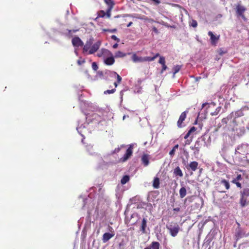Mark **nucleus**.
<instances>
[{
    "mask_svg": "<svg viewBox=\"0 0 249 249\" xmlns=\"http://www.w3.org/2000/svg\"><path fill=\"white\" fill-rule=\"evenodd\" d=\"M116 91V89H110V90H105L104 91V94H112V93H113L114 92H115V91Z\"/></svg>",
    "mask_w": 249,
    "mask_h": 249,
    "instance_id": "nucleus-33",
    "label": "nucleus"
},
{
    "mask_svg": "<svg viewBox=\"0 0 249 249\" xmlns=\"http://www.w3.org/2000/svg\"><path fill=\"white\" fill-rule=\"evenodd\" d=\"M92 68L95 71H96L98 70V66L96 62H93L92 63Z\"/></svg>",
    "mask_w": 249,
    "mask_h": 249,
    "instance_id": "nucleus-36",
    "label": "nucleus"
},
{
    "mask_svg": "<svg viewBox=\"0 0 249 249\" xmlns=\"http://www.w3.org/2000/svg\"><path fill=\"white\" fill-rule=\"evenodd\" d=\"M236 180H232L231 182L233 184H235L237 187L241 188H242V184L241 183L239 182V181H235Z\"/></svg>",
    "mask_w": 249,
    "mask_h": 249,
    "instance_id": "nucleus-34",
    "label": "nucleus"
},
{
    "mask_svg": "<svg viewBox=\"0 0 249 249\" xmlns=\"http://www.w3.org/2000/svg\"><path fill=\"white\" fill-rule=\"evenodd\" d=\"M190 25L193 27L196 28L197 26V22L196 20H192Z\"/></svg>",
    "mask_w": 249,
    "mask_h": 249,
    "instance_id": "nucleus-35",
    "label": "nucleus"
},
{
    "mask_svg": "<svg viewBox=\"0 0 249 249\" xmlns=\"http://www.w3.org/2000/svg\"><path fill=\"white\" fill-rule=\"evenodd\" d=\"M244 114L241 110H238L235 112H232L226 118H224L222 120V123L225 124L227 126H231L232 128L236 126L239 122L237 119L242 117Z\"/></svg>",
    "mask_w": 249,
    "mask_h": 249,
    "instance_id": "nucleus-1",
    "label": "nucleus"
},
{
    "mask_svg": "<svg viewBox=\"0 0 249 249\" xmlns=\"http://www.w3.org/2000/svg\"><path fill=\"white\" fill-rule=\"evenodd\" d=\"M72 44L74 47H81L83 46L84 43L81 39L78 36L74 37L71 40Z\"/></svg>",
    "mask_w": 249,
    "mask_h": 249,
    "instance_id": "nucleus-12",
    "label": "nucleus"
},
{
    "mask_svg": "<svg viewBox=\"0 0 249 249\" xmlns=\"http://www.w3.org/2000/svg\"><path fill=\"white\" fill-rule=\"evenodd\" d=\"M208 35L210 36L211 42L213 44H215V42L218 40L219 37L215 36L211 31L208 32Z\"/></svg>",
    "mask_w": 249,
    "mask_h": 249,
    "instance_id": "nucleus-19",
    "label": "nucleus"
},
{
    "mask_svg": "<svg viewBox=\"0 0 249 249\" xmlns=\"http://www.w3.org/2000/svg\"><path fill=\"white\" fill-rule=\"evenodd\" d=\"M160 59L159 63L162 65V69L160 71L161 73H162L164 71L167 70V67L165 64V57L162 56H159Z\"/></svg>",
    "mask_w": 249,
    "mask_h": 249,
    "instance_id": "nucleus-14",
    "label": "nucleus"
},
{
    "mask_svg": "<svg viewBox=\"0 0 249 249\" xmlns=\"http://www.w3.org/2000/svg\"><path fill=\"white\" fill-rule=\"evenodd\" d=\"M186 118V113L185 111L183 112L179 116V119L177 122L178 127H182V124Z\"/></svg>",
    "mask_w": 249,
    "mask_h": 249,
    "instance_id": "nucleus-15",
    "label": "nucleus"
},
{
    "mask_svg": "<svg viewBox=\"0 0 249 249\" xmlns=\"http://www.w3.org/2000/svg\"><path fill=\"white\" fill-rule=\"evenodd\" d=\"M109 228H110V229H111V230H112V227H110V226H109Z\"/></svg>",
    "mask_w": 249,
    "mask_h": 249,
    "instance_id": "nucleus-53",
    "label": "nucleus"
},
{
    "mask_svg": "<svg viewBox=\"0 0 249 249\" xmlns=\"http://www.w3.org/2000/svg\"><path fill=\"white\" fill-rule=\"evenodd\" d=\"M106 15V13L104 11H100L99 14V16L100 17H104Z\"/></svg>",
    "mask_w": 249,
    "mask_h": 249,
    "instance_id": "nucleus-39",
    "label": "nucleus"
},
{
    "mask_svg": "<svg viewBox=\"0 0 249 249\" xmlns=\"http://www.w3.org/2000/svg\"><path fill=\"white\" fill-rule=\"evenodd\" d=\"M198 163L196 161H192L191 162L188 166L187 167L188 170L191 169L193 171H195L197 168Z\"/></svg>",
    "mask_w": 249,
    "mask_h": 249,
    "instance_id": "nucleus-17",
    "label": "nucleus"
},
{
    "mask_svg": "<svg viewBox=\"0 0 249 249\" xmlns=\"http://www.w3.org/2000/svg\"><path fill=\"white\" fill-rule=\"evenodd\" d=\"M99 232H100V230H98L97 231V234H99Z\"/></svg>",
    "mask_w": 249,
    "mask_h": 249,
    "instance_id": "nucleus-51",
    "label": "nucleus"
},
{
    "mask_svg": "<svg viewBox=\"0 0 249 249\" xmlns=\"http://www.w3.org/2000/svg\"><path fill=\"white\" fill-rule=\"evenodd\" d=\"M150 155L147 154H143L141 157L142 164L144 166L146 167L149 164Z\"/></svg>",
    "mask_w": 249,
    "mask_h": 249,
    "instance_id": "nucleus-10",
    "label": "nucleus"
},
{
    "mask_svg": "<svg viewBox=\"0 0 249 249\" xmlns=\"http://www.w3.org/2000/svg\"><path fill=\"white\" fill-rule=\"evenodd\" d=\"M111 10H109V8H107V16L108 17H110V12H111Z\"/></svg>",
    "mask_w": 249,
    "mask_h": 249,
    "instance_id": "nucleus-42",
    "label": "nucleus"
},
{
    "mask_svg": "<svg viewBox=\"0 0 249 249\" xmlns=\"http://www.w3.org/2000/svg\"><path fill=\"white\" fill-rule=\"evenodd\" d=\"M104 62L107 66L112 65L114 63L115 59L112 53L111 55H109L104 58Z\"/></svg>",
    "mask_w": 249,
    "mask_h": 249,
    "instance_id": "nucleus-13",
    "label": "nucleus"
},
{
    "mask_svg": "<svg viewBox=\"0 0 249 249\" xmlns=\"http://www.w3.org/2000/svg\"><path fill=\"white\" fill-rule=\"evenodd\" d=\"M104 31H107V32H110L113 33V32H116L117 31V30L116 29H113L112 30L105 29V30H104Z\"/></svg>",
    "mask_w": 249,
    "mask_h": 249,
    "instance_id": "nucleus-41",
    "label": "nucleus"
},
{
    "mask_svg": "<svg viewBox=\"0 0 249 249\" xmlns=\"http://www.w3.org/2000/svg\"><path fill=\"white\" fill-rule=\"evenodd\" d=\"M125 56V54L121 51H118L115 53V57H122Z\"/></svg>",
    "mask_w": 249,
    "mask_h": 249,
    "instance_id": "nucleus-30",
    "label": "nucleus"
},
{
    "mask_svg": "<svg viewBox=\"0 0 249 249\" xmlns=\"http://www.w3.org/2000/svg\"><path fill=\"white\" fill-rule=\"evenodd\" d=\"M174 174L176 176H179V177H183V173L179 166H177L174 170Z\"/></svg>",
    "mask_w": 249,
    "mask_h": 249,
    "instance_id": "nucleus-20",
    "label": "nucleus"
},
{
    "mask_svg": "<svg viewBox=\"0 0 249 249\" xmlns=\"http://www.w3.org/2000/svg\"><path fill=\"white\" fill-rule=\"evenodd\" d=\"M144 249H151V248L150 247V246L149 247L145 248Z\"/></svg>",
    "mask_w": 249,
    "mask_h": 249,
    "instance_id": "nucleus-50",
    "label": "nucleus"
},
{
    "mask_svg": "<svg viewBox=\"0 0 249 249\" xmlns=\"http://www.w3.org/2000/svg\"><path fill=\"white\" fill-rule=\"evenodd\" d=\"M196 150H197V151H199V148H198L196 147Z\"/></svg>",
    "mask_w": 249,
    "mask_h": 249,
    "instance_id": "nucleus-52",
    "label": "nucleus"
},
{
    "mask_svg": "<svg viewBox=\"0 0 249 249\" xmlns=\"http://www.w3.org/2000/svg\"><path fill=\"white\" fill-rule=\"evenodd\" d=\"M215 105L216 104L214 102H211L210 103H205L202 104V108H204L205 107H207V112L210 113V115L212 116H214L217 115L221 109L220 107H218L214 111H212L211 108L215 107Z\"/></svg>",
    "mask_w": 249,
    "mask_h": 249,
    "instance_id": "nucleus-5",
    "label": "nucleus"
},
{
    "mask_svg": "<svg viewBox=\"0 0 249 249\" xmlns=\"http://www.w3.org/2000/svg\"><path fill=\"white\" fill-rule=\"evenodd\" d=\"M132 22H130L127 25V27H130L132 24Z\"/></svg>",
    "mask_w": 249,
    "mask_h": 249,
    "instance_id": "nucleus-47",
    "label": "nucleus"
},
{
    "mask_svg": "<svg viewBox=\"0 0 249 249\" xmlns=\"http://www.w3.org/2000/svg\"><path fill=\"white\" fill-rule=\"evenodd\" d=\"M118 84V83H117V82H115V83H114V86H115V87H117Z\"/></svg>",
    "mask_w": 249,
    "mask_h": 249,
    "instance_id": "nucleus-49",
    "label": "nucleus"
},
{
    "mask_svg": "<svg viewBox=\"0 0 249 249\" xmlns=\"http://www.w3.org/2000/svg\"><path fill=\"white\" fill-rule=\"evenodd\" d=\"M153 187L155 189H158L160 187V179L158 177H155L153 181Z\"/></svg>",
    "mask_w": 249,
    "mask_h": 249,
    "instance_id": "nucleus-21",
    "label": "nucleus"
},
{
    "mask_svg": "<svg viewBox=\"0 0 249 249\" xmlns=\"http://www.w3.org/2000/svg\"><path fill=\"white\" fill-rule=\"evenodd\" d=\"M118 43H115V44H114L113 45L112 47H113L114 49H116V48H117L118 47Z\"/></svg>",
    "mask_w": 249,
    "mask_h": 249,
    "instance_id": "nucleus-45",
    "label": "nucleus"
},
{
    "mask_svg": "<svg viewBox=\"0 0 249 249\" xmlns=\"http://www.w3.org/2000/svg\"><path fill=\"white\" fill-rule=\"evenodd\" d=\"M129 179H130L129 176L128 175H125L124 176H123V177L121 179V183L122 184H125V183H126L127 182L129 181Z\"/></svg>",
    "mask_w": 249,
    "mask_h": 249,
    "instance_id": "nucleus-26",
    "label": "nucleus"
},
{
    "mask_svg": "<svg viewBox=\"0 0 249 249\" xmlns=\"http://www.w3.org/2000/svg\"><path fill=\"white\" fill-rule=\"evenodd\" d=\"M78 31V30H68V35L70 36H72V33H75L76 32H77Z\"/></svg>",
    "mask_w": 249,
    "mask_h": 249,
    "instance_id": "nucleus-37",
    "label": "nucleus"
},
{
    "mask_svg": "<svg viewBox=\"0 0 249 249\" xmlns=\"http://www.w3.org/2000/svg\"><path fill=\"white\" fill-rule=\"evenodd\" d=\"M173 211H176V212H179L180 211V208H178H178H174Z\"/></svg>",
    "mask_w": 249,
    "mask_h": 249,
    "instance_id": "nucleus-46",
    "label": "nucleus"
},
{
    "mask_svg": "<svg viewBox=\"0 0 249 249\" xmlns=\"http://www.w3.org/2000/svg\"><path fill=\"white\" fill-rule=\"evenodd\" d=\"M246 10V8L240 4H238L236 6V13L237 16L241 17L244 20L246 19V18H245V16L244 14Z\"/></svg>",
    "mask_w": 249,
    "mask_h": 249,
    "instance_id": "nucleus-7",
    "label": "nucleus"
},
{
    "mask_svg": "<svg viewBox=\"0 0 249 249\" xmlns=\"http://www.w3.org/2000/svg\"><path fill=\"white\" fill-rule=\"evenodd\" d=\"M151 249H160V244L157 241L152 242L150 245Z\"/></svg>",
    "mask_w": 249,
    "mask_h": 249,
    "instance_id": "nucleus-24",
    "label": "nucleus"
},
{
    "mask_svg": "<svg viewBox=\"0 0 249 249\" xmlns=\"http://www.w3.org/2000/svg\"><path fill=\"white\" fill-rule=\"evenodd\" d=\"M243 179L242 176L241 174H238L235 178H234L232 180H236L235 181H239Z\"/></svg>",
    "mask_w": 249,
    "mask_h": 249,
    "instance_id": "nucleus-32",
    "label": "nucleus"
},
{
    "mask_svg": "<svg viewBox=\"0 0 249 249\" xmlns=\"http://www.w3.org/2000/svg\"><path fill=\"white\" fill-rule=\"evenodd\" d=\"M101 45V42L98 41L94 43L90 48V50L89 51L88 53L89 54H93L95 52H96L99 49L100 46Z\"/></svg>",
    "mask_w": 249,
    "mask_h": 249,
    "instance_id": "nucleus-11",
    "label": "nucleus"
},
{
    "mask_svg": "<svg viewBox=\"0 0 249 249\" xmlns=\"http://www.w3.org/2000/svg\"><path fill=\"white\" fill-rule=\"evenodd\" d=\"M239 204L242 208L249 205V188H244L240 192Z\"/></svg>",
    "mask_w": 249,
    "mask_h": 249,
    "instance_id": "nucleus-3",
    "label": "nucleus"
},
{
    "mask_svg": "<svg viewBox=\"0 0 249 249\" xmlns=\"http://www.w3.org/2000/svg\"><path fill=\"white\" fill-rule=\"evenodd\" d=\"M147 226V220L146 218H143L142 220L140 230L142 233H146V227Z\"/></svg>",
    "mask_w": 249,
    "mask_h": 249,
    "instance_id": "nucleus-18",
    "label": "nucleus"
},
{
    "mask_svg": "<svg viewBox=\"0 0 249 249\" xmlns=\"http://www.w3.org/2000/svg\"><path fill=\"white\" fill-rule=\"evenodd\" d=\"M196 128L195 126H192L190 130L187 132V133L185 134V135L184 137V138L185 139H187L193 133L196 131Z\"/></svg>",
    "mask_w": 249,
    "mask_h": 249,
    "instance_id": "nucleus-25",
    "label": "nucleus"
},
{
    "mask_svg": "<svg viewBox=\"0 0 249 249\" xmlns=\"http://www.w3.org/2000/svg\"><path fill=\"white\" fill-rule=\"evenodd\" d=\"M114 236V233L106 232L103 235L102 241L103 243H106L110 239Z\"/></svg>",
    "mask_w": 249,
    "mask_h": 249,
    "instance_id": "nucleus-16",
    "label": "nucleus"
},
{
    "mask_svg": "<svg viewBox=\"0 0 249 249\" xmlns=\"http://www.w3.org/2000/svg\"><path fill=\"white\" fill-rule=\"evenodd\" d=\"M181 67H182V65H177L175 66L174 67V68H173V70H174L173 74H174V75H175L177 72H178L180 71V70L181 69Z\"/></svg>",
    "mask_w": 249,
    "mask_h": 249,
    "instance_id": "nucleus-29",
    "label": "nucleus"
},
{
    "mask_svg": "<svg viewBox=\"0 0 249 249\" xmlns=\"http://www.w3.org/2000/svg\"><path fill=\"white\" fill-rule=\"evenodd\" d=\"M113 73L116 75L117 82L118 84H120L122 81V77L116 72L114 71Z\"/></svg>",
    "mask_w": 249,
    "mask_h": 249,
    "instance_id": "nucleus-31",
    "label": "nucleus"
},
{
    "mask_svg": "<svg viewBox=\"0 0 249 249\" xmlns=\"http://www.w3.org/2000/svg\"><path fill=\"white\" fill-rule=\"evenodd\" d=\"M85 61L84 60H83L82 61H81L80 60H78L77 61V63L78 65H81L82 63H85Z\"/></svg>",
    "mask_w": 249,
    "mask_h": 249,
    "instance_id": "nucleus-43",
    "label": "nucleus"
},
{
    "mask_svg": "<svg viewBox=\"0 0 249 249\" xmlns=\"http://www.w3.org/2000/svg\"><path fill=\"white\" fill-rule=\"evenodd\" d=\"M111 38L112 39H113V40H114L116 41L117 42H120V39H119V38H118L116 36H115V35H112V36H111Z\"/></svg>",
    "mask_w": 249,
    "mask_h": 249,
    "instance_id": "nucleus-38",
    "label": "nucleus"
},
{
    "mask_svg": "<svg viewBox=\"0 0 249 249\" xmlns=\"http://www.w3.org/2000/svg\"><path fill=\"white\" fill-rule=\"evenodd\" d=\"M152 31L156 34H159V31H158V30L157 29V28L155 27V26H153L152 27Z\"/></svg>",
    "mask_w": 249,
    "mask_h": 249,
    "instance_id": "nucleus-40",
    "label": "nucleus"
},
{
    "mask_svg": "<svg viewBox=\"0 0 249 249\" xmlns=\"http://www.w3.org/2000/svg\"><path fill=\"white\" fill-rule=\"evenodd\" d=\"M215 189L220 193H226V191L230 188V184L229 182L225 179H221L218 180L215 182Z\"/></svg>",
    "mask_w": 249,
    "mask_h": 249,
    "instance_id": "nucleus-2",
    "label": "nucleus"
},
{
    "mask_svg": "<svg viewBox=\"0 0 249 249\" xmlns=\"http://www.w3.org/2000/svg\"><path fill=\"white\" fill-rule=\"evenodd\" d=\"M133 147L132 145H130L127 149L126 152L123 158L121 159L122 162L126 161L132 155Z\"/></svg>",
    "mask_w": 249,
    "mask_h": 249,
    "instance_id": "nucleus-8",
    "label": "nucleus"
},
{
    "mask_svg": "<svg viewBox=\"0 0 249 249\" xmlns=\"http://www.w3.org/2000/svg\"><path fill=\"white\" fill-rule=\"evenodd\" d=\"M104 1L107 5L109 11L111 10L115 4L114 1L112 0H104Z\"/></svg>",
    "mask_w": 249,
    "mask_h": 249,
    "instance_id": "nucleus-22",
    "label": "nucleus"
},
{
    "mask_svg": "<svg viewBox=\"0 0 249 249\" xmlns=\"http://www.w3.org/2000/svg\"><path fill=\"white\" fill-rule=\"evenodd\" d=\"M120 148H119V147L115 148L114 150V153H118L120 151Z\"/></svg>",
    "mask_w": 249,
    "mask_h": 249,
    "instance_id": "nucleus-44",
    "label": "nucleus"
},
{
    "mask_svg": "<svg viewBox=\"0 0 249 249\" xmlns=\"http://www.w3.org/2000/svg\"><path fill=\"white\" fill-rule=\"evenodd\" d=\"M160 56V53H157L153 55L152 57L145 56V57H140L136 55V54H133L132 56V59L134 62H150L154 61L157 57Z\"/></svg>",
    "mask_w": 249,
    "mask_h": 249,
    "instance_id": "nucleus-4",
    "label": "nucleus"
},
{
    "mask_svg": "<svg viewBox=\"0 0 249 249\" xmlns=\"http://www.w3.org/2000/svg\"><path fill=\"white\" fill-rule=\"evenodd\" d=\"M179 196L180 198H182L184 197L187 194V191L184 187H181L179 191Z\"/></svg>",
    "mask_w": 249,
    "mask_h": 249,
    "instance_id": "nucleus-23",
    "label": "nucleus"
},
{
    "mask_svg": "<svg viewBox=\"0 0 249 249\" xmlns=\"http://www.w3.org/2000/svg\"><path fill=\"white\" fill-rule=\"evenodd\" d=\"M178 144H177L175 145L174 146V147L173 148V149L170 151L169 155L171 157H173L174 156L175 151H176V149H178Z\"/></svg>",
    "mask_w": 249,
    "mask_h": 249,
    "instance_id": "nucleus-28",
    "label": "nucleus"
},
{
    "mask_svg": "<svg viewBox=\"0 0 249 249\" xmlns=\"http://www.w3.org/2000/svg\"><path fill=\"white\" fill-rule=\"evenodd\" d=\"M91 43L90 42H87L85 45H84L83 49V52L84 53L87 52L88 51H89L90 50L89 48L90 47Z\"/></svg>",
    "mask_w": 249,
    "mask_h": 249,
    "instance_id": "nucleus-27",
    "label": "nucleus"
},
{
    "mask_svg": "<svg viewBox=\"0 0 249 249\" xmlns=\"http://www.w3.org/2000/svg\"><path fill=\"white\" fill-rule=\"evenodd\" d=\"M166 228L169 230L171 235L173 237H175L177 235L180 229L178 224L176 222H171L169 225L166 226Z\"/></svg>",
    "mask_w": 249,
    "mask_h": 249,
    "instance_id": "nucleus-6",
    "label": "nucleus"
},
{
    "mask_svg": "<svg viewBox=\"0 0 249 249\" xmlns=\"http://www.w3.org/2000/svg\"><path fill=\"white\" fill-rule=\"evenodd\" d=\"M111 53H112L108 50L105 48H102L97 53V56L99 57H103L105 58L109 55H111Z\"/></svg>",
    "mask_w": 249,
    "mask_h": 249,
    "instance_id": "nucleus-9",
    "label": "nucleus"
},
{
    "mask_svg": "<svg viewBox=\"0 0 249 249\" xmlns=\"http://www.w3.org/2000/svg\"><path fill=\"white\" fill-rule=\"evenodd\" d=\"M185 143L186 144H189L190 143V141H189V140H187Z\"/></svg>",
    "mask_w": 249,
    "mask_h": 249,
    "instance_id": "nucleus-48",
    "label": "nucleus"
}]
</instances>
